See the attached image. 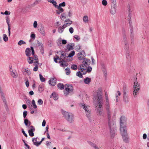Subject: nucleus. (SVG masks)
Masks as SVG:
<instances>
[{
  "instance_id": "nucleus-1",
  "label": "nucleus",
  "mask_w": 149,
  "mask_h": 149,
  "mask_svg": "<svg viewBox=\"0 0 149 149\" xmlns=\"http://www.w3.org/2000/svg\"><path fill=\"white\" fill-rule=\"evenodd\" d=\"M82 64L79 65L80 69L82 72L83 71L86 70V68L91 63V61L87 58H84L83 59Z\"/></svg>"
},
{
  "instance_id": "nucleus-2",
  "label": "nucleus",
  "mask_w": 149,
  "mask_h": 149,
  "mask_svg": "<svg viewBox=\"0 0 149 149\" xmlns=\"http://www.w3.org/2000/svg\"><path fill=\"white\" fill-rule=\"evenodd\" d=\"M110 106H106L105 108L106 109L107 115L109 117L108 123L110 129V130H114V129L116 130L115 128V124L113 122H111L109 116L111 115L110 111Z\"/></svg>"
},
{
  "instance_id": "nucleus-3",
  "label": "nucleus",
  "mask_w": 149,
  "mask_h": 149,
  "mask_svg": "<svg viewBox=\"0 0 149 149\" xmlns=\"http://www.w3.org/2000/svg\"><path fill=\"white\" fill-rule=\"evenodd\" d=\"M127 121V118L124 116H122L120 119V130H127L126 126L124 123Z\"/></svg>"
},
{
  "instance_id": "nucleus-4",
  "label": "nucleus",
  "mask_w": 149,
  "mask_h": 149,
  "mask_svg": "<svg viewBox=\"0 0 149 149\" xmlns=\"http://www.w3.org/2000/svg\"><path fill=\"white\" fill-rule=\"evenodd\" d=\"M62 114L64 117L69 123H72L74 121V116L72 114H70L65 111L62 112Z\"/></svg>"
},
{
  "instance_id": "nucleus-5",
  "label": "nucleus",
  "mask_w": 149,
  "mask_h": 149,
  "mask_svg": "<svg viewBox=\"0 0 149 149\" xmlns=\"http://www.w3.org/2000/svg\"><path fill=\"white\" fill-rule=\"evenodd\" d=\"M81 104L82 107H83V109L85 111L87 117L88 118L89 120H91L90 118L91 111L90 107L84 104Z\"/></svg>"
},
{
  "instance_id": "nucleus-6",
  "label": "nucleus",
  "mask_w": 149,
  "mask_h": 149,
  "mask_svg": "<svg viewBox=\"0 0 149 149\" xmlns=\"http://www.w3.org/2000/svg\"><path fill=\"white\" fill-rule=\"evenodd\" d=\"M65 87V88L64 91V93L65 95L66 96H67L69 94V93H71L73 91V87L71 84L68 85L66 84Z\"/></svg>"
},
{
  "instance_id": "nucleus-7",
  "label": "nucleus",
  "mask_w": 149,
  "mask_h": 149,
  "mask_svg": "<svg viewBox=\"0 0 149 149\" xmlns=\"http://www.w3.org/2000/svg\"><path fill=\"white\" fill-rule=\"evenodd\" d=\"M123 91V100L125 103H128L129 102V98L128 95V91L126 87L124 86Z\"/></svg>"
},
{
  "instance_id": "nucleus-8",
  "label": "nucleus",
  "mask_w": 149,
  "mask_h": 149,
  "mask_svg": "<svg viewBox=\"0 0 149 149\" xmlns=\"http://www.w3.org/2000/svg\"><path fill=\"white\" fill-rule=\"evenodd\" d=\"M95 110L98 115L102 116L104 115L102 105H95Z\"/></svg>"
},
{
  "instance_id": "nucleus-9",
  "label": "nucleus",
  "mask_w": 149,
  "mask_h": 149,
  "mask_svg": "<svg viewBox=\"0 0 149 149\" xmlns=\"http://www.w3.org/2000/svg\"><path fill=\"white\" fill-rule=\"evenodd\" d=\"M134 88L133 94L135 97V96L137 94L139 90V85L138 84L137 81L134 82Z\"/></svg>"
},
{
  "instance_id": "nucleus-10",
  "label": "nucleus",
  "mask_w": 149,
  "mask_h": 149,
  "mask_svg": "<svg viewBox=\"0 0 149 149\" xmlns=\"http://www.w3.org/2000/svg\"><path fill=\"white\" fill-rule=\"evenodd\" d=\"M85 56V52L83 51L80 52L77 55L78 58L80 60H82L84 58Z\"/></svg>"
},
{
  "instance_id": "nucleus-11",
  "label": "nucleus",
  "mask_w": 149,
  "mask_h": 149,
  "mask_svg": "<svg viewBox=\"0 0 149 149\" xmlns=\"http://www.w3.org/2000/svg\"><path fill=\"white\" fill-rule=\"evenodd\" d=\"M22 69H24V71H22L23 73L25 75L27 74L28 75H29L31 74L30 70L28 68H23Z\"/></svg>"
},
{
  "instance_id": "nucleus-12",
  "label": "nucleus",
  "mask_w": 149,
  "mask_h": 149,
  "mask_svg": "<svg viewBox=\"0 0 149 149\" xmlns=\"http://www.w3.org/2000/svg\"><path fill=\"white\" fill-rule=\"evenodd\" d=\"M103 104V100L102 97H97V100L95 103V105H102Z\"/></svg>"
},
{
  "instance_id": "nucleus-13",
  "label": "nucleus",
  "mask_w": 149,
  "mask_h": 149,
  "mask_svg": "<svg viewBox=\"0 0 149 149\" xmlns=\"http://www.w3.org/2000/svg\"><path fill=\"white\" fill-rule=\"evenodd\" d=\"M116 6L114 4L113 6H111L110 10V13L112 15L115 14L116 12Z\"/></svg>"
},
{
  "instance_id": "nucleus-14",
  "label": "nucleus",
  "mask_w": 149,
  "mask_h": 149,
  "mask_svg": "<svg viewBox=\"0 0 149 149\" xmlns=\"http://www.w3.org/2000/svg\"><path fill=\"white\" fill-rule=\"evenodd\" d=\"M10 71L11 75L14 78H16L18 76L17 73L13 71V70L11 68H10Z\"/></svg>"
},
{
  "instance_id": "nucleus-15",
  "label": "nucleus",
  "mask_w": 149,
  "mask_h": 149,
  "mask_svg": "<svg viewBox=\"0 0 149 149\" xmlns=\"http://www.w3.org/2000/svg\"><path fill=\"white\" fill-rule=\"evenodd\" d=\"M49 83L51 86H54L56 83V79L52 78H51L49 80Z\"/></svg>"
},
{
  "instance_id": "nucleus-16",
  "label": "nucleus",
  "mask_w": 149,
  "mask_h": 149,
  "mask_svg": "<svg viewBox=\"0 0 149 149\" xmlns=\"http://www.w3.org/2000/svg\"><path fill=\"white\" fill-rule=\"evenodd\" d=\"M6 22L7 23V24L8 25V34L10 36V20L8 16H6Z\"/></svg>"
},
{
  "instance_id": "nucleus-17",
  "label": "nucleus",
  "mask_w": 149,
  "mask_h": 149,
  "mask_svg": "<svg viewBox=\"0 0 149 149\" xmlns=\"http://www.w3.org/2000/svg\"><path fill=\"white\" fill-rule=\"evenodd\" d=\"M124 45V49L126 51H130L129 44L128 41L123 42Z\"/></svg>"
},
{
  "instance_id": "nucleus-18",
  "label": "nucleus",
  "mask_w": 149,
  "mask_h": 149,
  "mask_svg": "<svg viewBox=\"0 0 149 149\" xmlns=\"http://www.w3.org/2000/svg\"><path fill=\"white\" fill-rule=\"evenodd\" d=\"M31 49H30L29 48H27L26 49L25 51V53L27 56L29 57L31 55Z\"/></svg>"
},
{
  "instance_id": "nucleus-19",
  "label": "nucleus",
  "mask_w": 149,
  "mask_h": 149,
  "mask_svg": "<svg viewBox=\"0 0 149 149\" xmlns=\"http://www.w3.org/2000/svg\"><path fill=\"white\" fill-rule=\"evenodd\" d=\"M74 44L72 43L68 44L66 46L67 49L68 51L73 49H74Z\"/></svg>"
},
{
  "instance_id": "nucleus-20",
  "label": "nucleus",
  "mask_w": 149,
  "mask_h": 149,
  "mask_svg": "<svg viewBox=\"0 0 149 149\" xmlns=\"http://www.w3.org/2000/svg\"><path fill=\"white\" fill-rule=\"evenodd\" d=\"M39 31L40 33L44 36L46 35V33L45 31L44 27L42 26V25H41L40 26V28L39 29Z\"/></svg>"
},
{
  "instance_id": "nucleus-21",
  "label": "nucleus",
  "mask_w": 149,
  "mask_h": 149,
  "mask_svg": "<svg viewBox=\"0 0 149 149\" xmlns=\"http://www.w3.org/2000/svg\"><path fill=\"white\" fill-rule=\"evenodd\" d=\"M60 63V65L63 67H66L68 65L66 61L64 59H62Z\"/></svg>"
},
{
  "instance_id": "nucleus-22",
  "label": "nucleus",
  "mask_w": 149,
  "mask_h": 149,
  "mask_svg": "<svg viewBox=\"0 0 149 149\" xmlns=\"http://www.w3.org/2000/svg\"><path fill=\"white\" fill-rule=\"evenodd\" d=\"M31 48L32 52V55L33 56V60L34 59L35 60H38V56L36 55H35V51L33 48L32 47H31Z\"/></svg>"
},
{
  "instance_id": "nucleus-23",
  "label": "nucleus",
  "mask_w": 149,
  "mask_h": 149,
  "mask_svg": "<svg viewBox=\"0 0 149 149\" xmlns=\"http://www.w3.org/2000/svg\"><path fill=\"white\" fill-rule=\"evenodd\" d=\"M66 27L64 24L63 26H59L58 29V32L59 33H62L63 32L64 29Z\"/></svg>"
},
{
  "instance_id": "nucleus-24",
  "label": "nucleus",
  "mask_w": 149,
  "mask_h": 149,
  "mask_svg": "<svg viewBox=\"0 0 149 149\" xmlns=\"http://www.w3.org/2000/svg\"><path fill=\"white\" fill-rule=\"evenodd\" d=\"M64 22V24L67 27L71 24L72 23V22L69 19H68L65 21Z\"/></svg>"
},
{
  "instance_id": "nucleus-25",
  "label": "nucleus",
  "mask_w": 149,
  "mask_h": 149,
  "mask_svg": "<svg viewBox=\"0 0 149 149\" xmlns=\"http://www.w3.org/2000/svg\"><path fill=\"white\" fill-rule=\"evenodd\" d=\"M32 141L33 144L37 146H38L40 144H39V142L37 141V138H34L32 139Z\"/></svg>"
},
{
  "instance_id": "nucleus-26",
  "label": "nucleus",
  "mask_w": 149,
  "mask_h": 149,
  "mask_svg": "<svg viewBox=\"0 0 149 149\" xmlns=\"http://www.w3.org/2000/svg\"><path fill=\"white\" fill-rule=\"evenodd\" d=\"M84 81L85 84H89L91 82V79L87 77L84 79Z\"/></svg>"
},
{
  "instance_id": "nucleus-27",
  "label": "nucleus",
  "mask_w": 149,
  "mask_h": 149,
  "mask_svg": "<svg viewBox=\"0 0 149 149\" xmlns=\"http://www.w3.org/2000/svg\"><path fill=\"white\" fill-rule=\"evenodd\" d=\"M92 70V68L91 67L89 66H88L87 68H86V71H85L84 72L83 71V74H86L87 72H88V73H89L91 72Z\"/></svg>"
},
{
  "instance_id": "nucleus-28",
  "label": "nucleus",
  "mask_w": 149,
  "mask_h": 149,
  "mask_svg": "<svg viewBox=\"0 0 149 149\" xmlns=\"http://www.w3.org/2000/svg\"><path fill=\"white\" fill-rule=\"evenodd\" d=\"M27 61L28 63L29 64H32L33 62V58L32 57H31L27 58Z\"/></svg>"
},
{
  "instance_id": "nucleus-29",
  "label": "nucleus",
  "mask_w": 149,
  "mask_h": 149,
  "mask_svg": "<svg viewBox=\"0 0 149 149\" xmlns=\"http://www.w3.org/2000/svg\"><path fill=\"white\" fill-rule=\"evenodd\" d=\"M125 52L127 58L128 60H130L131 58L130 51H126Z\"/></svg>"
},
{
  "instance_id": "nucleus-30",
  "label": "nucleus",
  "mask_w": 149,
  "mask_h": 149,
  "mask_svg": "<svg viewBox=\"0 0 149 149\" xmlns=\"http://www.w3.org/2000/svg\"><path fill=\"white\" fill-rule=\"evenodd\" d=\"M123 141L125 143H128L129 142V138L128 136L122 137Z\"/></svg>"
},
{
  "instance_id": "nucleus-31",
  "label": "nucleus",
  "mask_w": 149,
  "mask_h": 149,
  "mask_svg": "<svg viewBox=\"0 0 149 149\" xmlns=\"http://www.w3.org/2000/svg\"><path fill=\"white\" fill-rule=\"evenodd\" d=\"M54 97V99L55 100H56L58 99V95L55 93H52L50 96V97L51 98L52 97Z\"/></svg>"
},
{
  "instance_id": "nucleus-32",
  "label": "nucleus",
  "mask_w": 149,
  "mask_h": 149,
  "mask_svg": "<svg viewBox=\"0 0 149 149\" xmlns=\"http://www.w3.org/2000/svg\"><path fill=\"white\" fill-rule=\"evenodd\" d=\"M88 143L92 147L94 148H95V149H100L97 146H96V145L95 144L92 143V142L90 141H88Z\"/></svg>"
},
{
  "instance_id": "nucleus-33",
  "label": "nucleus",
  "mask_w": 149,
  "mask_h": 149,
  "mask_svg": "<svg viewBox=\"0 0 149 149\" xmlns=\"http://www.w3.org/2000/svg\"><path fill=\"white\" fill-rule=\"evenodd\" d=\"M120 133L122 137L128 136L127 131H120Z\"/></svg>"
},
{
  "instance_id": "nucleus-34",
  "label": "nucleus",
  "mask_w": 149,
  "mask_h": 149,
  "mask_svg": "<svg viewBox=\"0 0 149 149\" xmlns=\"http://www.w3.org/2000/svg\"><path fill=\"white\" fill-rule=\"evenodd\" d=\"M130 38L131 39V40L132 41V40L133 39V38L134 37V35H133V31L132 30V26H131L130 27Z\"/></svg>"
},
{
  "instance_id": "nucleus-35",
  "label": "nucleus",
  "mask_w": 149,
  "mask_h": 149,
  "mask_svg": "<svg viewBox=\"0 0 149 149\" xmlns=\"http://www.w3.org/2000/svg\"><path fill=\"white\" fill-rule=\"evenodd\" d=\"M43 87V86L42 85H39L38 89V91L40 93L44 90Z\"/></svg>"
},
{
  "instance_id": "nucleus-36",
  "label": "nucleus",
  "mask_w": 149,
  "mask_h": 149,
  "mask_svg": "<svg viewBox=\"0 0 149 149\" xmlns=\"http://www.w3.org/2000/svg\"><path fill=\"white\" fill-rule=\"evenodd\" d=\"M24 123L26 126H29L31 124V122L27 119L24 120Z\"/></svg>"
},
{
  "instance_id": "nucleus-37",
  "label": "nucleus",
  "mask_w": 149,
  "mask_h": 149,
  "mask_svg": "<svg viewBox=\"0 0 149 149\" xmlns=\"http://www.w3.org/2000/svg\"><path fill=\"white\" fill-rule=\"evenodd\" d=\"M58 87L60 89L63 90L64 89V86L63 84L61 83H59L58 84Z\"/></svg>"
},
{
  "instance_id": "nucleus-38",
  "label": "nucleus",
  "mask_w": 149,
  "mask_h": 149,
  "mask_svg": "<svg viewBox=\"0 0 149 149\" xmlns=\"http://www.w3.org/2000/svg\"><path fill=\"white\" fill-rule=\"evenodd\" d=\"M37 43L38 46L39 47L40 49L41 50H43V45L41 43L39 42V41H37Z\"/></svg>"
},
{
  "instance_id": "nucleus-39",
  "label": "nucleus",
  "mask_w": 149,
  "mask_h": 149,
  "mask_svg": "<svg viewBox=\"0 0 149 149\" xmlns=\"http://www.w3.org/2000/svg\"><path fill=\"white\" fill-rule=\"evenodd\" d=\"M110 135L111 138H113L116 134L115 131H110Z\"/></svg>"
},
{
  "instance_id": "nucleus-40",
  "label": "nucleus",
  "mask_w": 149,
  "mask_h": 149,
  "mask_svg": "<svg viewBox=\"0 0 149 149\" xmlns=\"http://www.w3.org/2000/svg\"><path fill=\"white\" fill-rule=\"evenodd\" d=\"M83 20L84 22L87 23L88 22V17L87 16H84L83 17Z\"/></svg>"
},
{
  "instance_id": "nucleus-41",
  "label": "nucleus",
  "mask_w": 149,
  "mask_h": 149,
  "mask_svg": "<svg viewBox=\"0 0 149 149\" xmlns=\"http://www.w3.org/2000/svg\"><path fill=\"white\" fill-rule=\"evenodd\" d=\"M75 53V52L74 51H72L69 54L68 56L66 57L67 58L68 57H72L74 55Z\"/></svg>"
},
{
  "instance_id": "nucleus-42",
  "label": "nucleus",
  "mask_w": 149,
  "mask_h": 149,
  "mask_svg": "<svg viewBox=\"0 0 149 149\" xmlns=\"http://www.w3.org/2000/svg\"><path fill=\"white\" fill-rule=\"evenodd\" d=\"M71 68L72 70H76L77 68V66L76 65L73 64L71 66Z\"/></svg>"
},
{
  "instance_id": "nucleus-43",
  "label": "nucleus",
  "mask_w": 149,
  "mask_h": 149,
  "mask_svg": "<svg viewBox=\"0 0 149 149\" xmlns=\"http://www.w3.org/2000/svg\"><path fill=\"white\" fill-rule=\"evenodd\" d=\"M40 79V80L42 82H44L45 81V78L43 77L42 76L41 74H39Z\"/></svg>"
},
{
  "instance_id": "nucleus-44",
  "label": "nucleus",
  "mask_w": 149,
  "mask_h": 149,
  "mask_svg": "<svg viewBox=\"0 0 149 149\" xmlns=\"http://www.w3.org/2000/svg\"><path fill=\"white\" fill-rule=\"evenodd\" d=\"M76 75L80 78H82L83 77L82 74L80 71H78L76 73Z\"/></svg>"
},
{
  "instance_id": "nucleus-45",
  "label": "nucleus",
  "mask_w": 149,
  "mask_h": 149,
  "mask_svg": "<svg viewBox=\"0 0 149 149\" xmlns=\"http://www.w3.org/2000/svg\"><path fill=\"white\" fill-rule=\"evenodd\" d=\"M3 40L5 42H6L8 40V38L7 35L5 34H4L3 35Z\"/></svg>"
},
{
  "instance_id": "nucleus-46",
  "label": "nucleus",
  "mask_w": 149,
  "mask_h": 149,
  "mask_svg": "<svg viewBox=\"0 0 149 149\" xmlns=\"http://www.w3.org/2000/svg\"><path fill=\"white\" fill-rule=\"evenodd\" d=\"M32 104L34 108L36 109L37 108V106L36 105L35 101L34 100H33L32 101Z\"/></svg>"
},
{
  "instance_id": "nucleus-47",
  "label": "nucleus",
  "mask_w": 149,
  "mask_h": 149,
  "mask_svg": "<svg viewBox=\"0 0 149 149\" xmlns=\"http://www.w3.org/2000/svg\"><path fill=\"white\" fill-rule=\"evenodd\" d=\"M26 42L22 40H20L18 42V44L19 45H21L22 44H25Z\"/></svg>"
},
{
  "instance_id": "nucleus-48",
  "label": "nucleus",
  "mask_w": 149,
  "mask_h": 149,
  "mask_svg": "<svg viewBox=\"0 0 149 149\" xmlns=\"http://www.w3.org/2000/svg\"><path fill=\"white\" fill-rule=\"evenodd\" d=\"M123 42L128 41L127 39L125 34H124L123 35Z\"/></svg>"
},
{
  "instance_id": "nucleus-49",
  "label": "nucleus",
  "mask_w": 149,
  "mask_h": 149,
  "mask_svg": "<svg viewBox=\"0 0 149 149\" xmlns=\"http://www.w3.org/2000/svg\"><path fill=\"white\" fill-rule=\"evenodd\" d=\"M65 70L66 71V73L67 75H69L70 73V68H67L65 69Z\"/></svg>"
},
{
  "instance_id": "nucleus-50",
  "label": "nucleus",
  "mask_w": 149,
  "mask_h": 149,
  "mask_svg": "<svg viewBox=\"0 0 149 149\" xmlns=\"http://www.w3.org/2000/svg\"><path fill=\"white\" fill-rule=\"evenodd\" d=\"M102 4L104 6H106L107 3V1L106 0H103L102 1Z\"/></svg>"
},
{
  "instance_id": "nucleus-51",
  "label": "nucleus",
  "mask_w": 149,
  "mask_h": 149,
  "mask_svg": "<svg viewBox=\"0 0 149 149\" xmlns=\"http://www.w3.org/2000/svg\"><path fill=\"white\" fill-rule=\"evenodd\" d=\"M97 97H102V93L100 91V92H98L97 93Z\"/></svg>"
},
{
  "instance_id": "nucleus-52",
  "label": "nucleus",
  "mask_w": 149,
  "mask_h": 149,
  "mask_svg": "<svg viewBox=\"0 0 149 149\" xmlns=\"http://www.w3.org/2000/svg\"><path fill=\"white\" fill-rule=\"evenodd\" d=\"M56 8H57L59 10L61 11V12H63L64 11V10L63 8H62L61 7L58 6L57 7H56Z\"/></svg>"
},
{
  "instance_id": "nucleus-53",
  "label": "nucleus",
  "mask_w": 149,
  "mask_h": 149,
  "mask_svg": "<svg viewBox=\"0 0 149 149\" xmlns=\"http://www.w3.org/2000/svg\"><path fill=\"white\" fill-rule=\"evenodd\" d=\"M110 106V105L109 103V100H106L105 106Z\"/></svg>"
},
{
  "instance_id": "nucleus-54",
  "label": "nucleus",
  "mask_w": 149,
  "mask_h": 149,
  "mask_svg": "<svg viewBox=\"0 0 149 149\" xmlns=\"http://www.w3.org/2000/svg\"><path fill=\"white\" fill-rule=\"evenodd\" d=\"M43 102L42 100L41 99H39L38 100V103L40 105H41L42 104H43Z\"/></svg>"
},
{
  "instance_id": "nucleus-55",
  "label": "nucleus",
  "mask_w": 149,
  "mask_h": 149,
  "mask_svg": "<svg viewBox=\"0 0 149 149\" xmlns=\"http://www.w3.org/2000/svg\"><path fill=\"white\" fill-rule=\"evenodd\" d=\"M65 6V2H63L62 3L59 4V5L58 6L60 7L63 6L64 7Z\"/></svg>"
},
{
  "instance_id": "nucleus-56",
  "label": "nucleus",
  "mask_w": 149,
  "mask_h": 149,
  "mask_svg": "<svg viewBox=\"0 0 149 149\" xmlns=\"http://www.w3.org/2000/svg\"><path fill=\"white\" fill-rule=\"evenodd\" d=\"M29 135L31 136H34V133L33 132V131H28Z\"/></svg>"
},
{
  "instance_id": "nucleus-57",
  "label": "nucleus",
  "mask_w": 149,
  "mask_h": 149,
  "mask_svg": "<svg viewBox=\"0 0 149 149\" xmlns=\"http://www.w3.org/2000/svg\"><path fill=\"white\" fill-rule=\"evenodd\" d=\"M65 57H66L65 54V53H63V54H62L61 55L60 57V58L61 59H62V58H64V59H65Z\"/></svg>"
},
{
  "instance_id": "nucleus-58",
  "label": "nucleus",
  "mask_w": 149,
  "mask_h": 149,
  "mask_svg": "<svg viewBox=\"0 0 149 149\" xmlns=\"http://www.w3.org/2000/svg\"><path fill=\"white\" fill-rule=\"evenodd\" d=\"M53 5L56 8L58 6L57 5V2L55 1H53L52 3Z\"/></svg>"
},
{
  "instance_id": "nucleus-59",
  "label": "nucleus",
  "mask_w": 149,
  "mask_h": 149,
  "mask_svg": "<svg viewBox=\"0 0 149 149\" xmlns=\"http://www.w3.org/2000/svg\"><path fill=\"white\" fill-rule=\"evenodd\" d=\"M27 111H24L23 113V116L24 118H25L27 115Z\"/></svg>"
},
{
  "instance_id": "nucleus-60",
  "label": "nucleus",
  "mask_w": 149,
  "mask_h": 149,
  "mask_svg": "<svg viewBox=\"0 0 149 149\" xmlns=\"http://www.w3.org/2000/svg\"><path fill=\"white\" fill-rule=\"evenodd\" d=\"M38 26V24L36 21H35L33 23V27L35 28H36Z\"/></svg>"
},
{
  "instance_id": "nucleus-61",
  "label": "nucleus",
  "mask_w": 149,
  "mask_h": 149,
  "mask_svg": "<svg viewBox=\"0 0 149 149\" xmlns=\"http://www.w3.org/2000/svg\"><path fill=\"white\" fill-rule=\"evenodd\" d=\"M35 130V127L33 126H31L29 127V130Z\"/></svg>"
},
{
  "instance_id": "nucleus-62",
  "label": "nucleus",
  "mask_w": 149,
  "mask_h": 149,
  "mask_svg": "<svg viewBox=\"0 0 149 149\" xmlns=\"http://www.w3.org/2000/svg\"><path fill=\"white\" fill-rule=\"evenodd\" d=\"M30 37L31 38L34 40L36 38L35 35L34 33L31 34V35Z\"/></svg>"
},
{
  "instance_id": "nucleus-63",
  "label": "nucleus",
  "mask_w": 149,
  "mask_h": 149,
  "mask_svg": "<svg viewBox=\"0 0 149 149\" xmlns=\"http://www.w3.org/2000/svg\"><path fill=\"white\" fill-rule=\"evenodd\" d=\"M74 38L75 39L77 40H79L80 39V38L79 37V36H78V35H75L74 36Z\"/></svg>"
},
{
  "instance_id": "nucleus-64",
  "label": "nucleus",
  "mask_w": 149,
  "mask_h": 149,
  "mask_svg": "<svg viewBox=\"0 0 149 149\" xmlns=\"http://www.w3.org/2000/svg\"><path fill=\"white\" fill-rule=\"evenodd\" d=\"M69 32L71 33H72L74 32V29L72 27H70L69 30Z\"/></svg>"
}]
</instances>
